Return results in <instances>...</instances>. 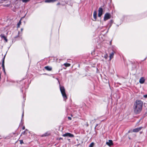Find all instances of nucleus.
I'll use <instances>...</instances> for the list:
<instances>
[{
	"instance_id": "f257e3e1",
	"label": "nucleus",
	"mask_w": 147,
	"mask_h": 147,
	"mask_svg": "<svg viewBox=\"0 0 147 147\" xmlns=\"http://www.w3.org/2000/svg\"><path fill=\"white\" fill-rule=\"evenodd\" d=\"M143 104L142 101L140 100H137L135 102L133 106V109L136 114L140 113L142 110Z\"/></svg>"
},
{
	"instance_id": "f03ea898",
	"label": "nucleus",
	"mask_w": 147,
	"mask_h": 147,
	"mask_svg": "<svg viewBox=\"0 0 147 147\" xmlns=\"http://www.w3.org/2000/svg\"><path fill=\"white\" fill-rule=\"evenodd\" d=\"M60 89L64 100H65L67 99V97L65 92V90L64 87L60 85Z\"/></svg>"
},
{
	"instance_id": "7ed1b4c3",
	"label": "nucleus",
	"mask_w": 147,
	"mask_h": 147,
	"mask_svg": "<svg viewBox=\"0 0 147 147\" xmlns=\"http://www.w3.org/2000/svg\"><path fill=\"white\" fill-rule=\"evenodd\" d=\"M111 17V15L110 13H106L104 16V20L105 21H106V20L110 19Z\"/></svg>"
},
{
	"instance_id": "20e7f679",
	"label": "nucleus",
	"mask_w": 147,
	"mask_h": 147,
	"mask_svg": "<svg viewBox=\"0 0 147 147\" xmlns=\"http://www.w3.org/2000/svg\"><path fill=\"white\" fill-rule=\"evenodd\" d=\"M63 136L64 137H73L74 136V135L69 133H67L63 134Z\"/></svg>"
},
{
	"instance_id": "39448f33",
	"label": "nucleus",
	"mask_w": 147,
	"mask_h": 147,
	"mask_svg": "<svg viewBox=\"0 0 147 147\" xmlns=\"http://www.w3.org/2000/svg\"><path fill=\"white\" fill-rule=\"evenodd\" d=\"M103 9L102 7H99L98 10V16L100 17L102 14Z\"/></svg>"
},
{
	"instance_id": "423d86ee",
	"label": "nucleus",
	"mask_w": 147,
	"mask_h": 147,
	"mask_svg": "<svg viewBox=\"0 0 147 147\" xmlns=\"http://www.w3.org/2000/svg\"><path fill=\"white\" fill-rule=\"evenodd\" d=\"M142 128V127H139L134 129L133 130V131L134 132H137L140 130Z\"/></svg>"
},
{
	"instance_id": "0eeeda50",
	"label": "nucleus",
	"mask_w": 147,
	"mask_h": 147,
	"mask_svg": "<svg viewBox=\"0 0 147 147\" xmlns=\"http://www.w3.org/2000/svg\"><path fill=\"white\" fill-rule=\"evenodd\" d=\"M106 144L109 146H111L113 145V141L111 140H109L108 142H106Z\"/></svg>"
},
{
	"instance_id": "6e6552de",
	"label": "nucleus",
	"mask_w": 147,
	"mask_h": 147,
	"mask_svg": "<svg viewBox=\"0 0 147 147\" xmlns=\"http://www.w3.org/2000/svg\"><path fill=\"white\" fill-rule=\"evenodd\" d=\"M115 53V52L114 51H113L111 53H110L109 55L110 60H111V59L113 57V56Z\"/></svg>"
},
{
	"instance_id": "1a4fd4ad",
	"label": "nucleus",
	"mask_w": 147,
	"mask_h": 147,
	"mask_svg": "<svg viewBox=\"0 0 147 147\" xmlns=\"http://www.w3.org/2000/svg\"><path fill=\"white\" fill-rule=\"evenodd\" d=\"M5 56H4V57H3V60L2 61V67L3 68V69L5 73V66H4V59L5 58Z\"/></svg>"
},
{
	"instance_id": "9d476101",
	"label": "nucleus",
	"mask_w": 147,
	"mask_h": 147,
	"mask_svg": "<svg viewBox=\"0 0 147 147\" xmlns=\"http://www.w3.org/2000/svg\"><path fill=\"white\" fill-rule=\"evenodd\" d=\"M0 37H1L2 39L3 38L5 41L6 42H7V39L4 34H1L0 35Z\"/></svg>"
},
{
	"instance_id": "9b49d317",
	"label": "nucleus",
	"mask_w": 147,
	"mask_h": 147,
	"mask_svg": "<svg viewBox=\"0 0 147 147\" xmlns=\"http://www.w3.org/2000/svg\"><path fill=\"white\" fill-rule=\"evenodd\" d=\"M145 81V79L144 78L142 77L140 78L139 80V82L141 84H143L144 83Z\"/></svg>"
},
{
	"instance_id": "f8f14e48",
	"label": "nucleus",
	"mask_w": 147,
	"mask_h": 147,
	"mask_svg": "<svg viewBox=\"0 0 147 147\" xmlns=\"http://www.w3.org/2000/svg\"><path fill=\"white\" fill-rule=\"evenodd\" d=\"M97 12L95 11L93 13V17L94 19V20L96 21V19Z\"/></svg>"
},
{
	"instance_id": "ddd939ff",
	"label": "nucleus",
	"mask_w": 147,
	"mask_h": 147,
	"mask_svg": "<svg viewBox=\"0 0 147 147\" xmlns=\"http://www.w3.org/2000/svg\"><path fill=\"white\" fill-rule=\"evenodd\" d=\"M45 68L47 70L49 71H51L52 70V68L51 67L49 66H45Z\"/></svg>"
},
{
	"instance_id": "4468645a",
	"label": "nucleus",
	"mask_w": 147,
	"mask_h": 147,
	"mask_svg": "<svg viewBox=\"0 0 147 147\" xmlns=\"http://www.w3.org/2000/svg\"><path fill=\"white\" fill-rule=\"evenodd\" d=\"M50 135V134L48 132H47L45 133L44 134H42L41 136L42 137H44V136H48L49 135Z\"/></svg>"
},
{
	"instance_id": "2eb2a0df",
	"label": "nucleus",
	"mask_w": 147,
	"mask_h": 147,
	"mask_svg": "<svg viewBox=\"0 0 147 147\" xmlns=\"http://www.w3.org/2000/svg\"><path fill=\"white\" fill-rule=\"evenodd\" d=\"M64 65L66 67H69L70 66L71 64L70 63H65L64 64Z\"/></svg>"
},
{
	"instance_id": "dca6fc26",
	"label": "nucleus",
	"mask_w": 147,
	"mask_h": 147,
	"mask_svg": "<svg viewBox=\"0 0 147 147\" xmlns=\"http://www.w3.org/2000/svg\"><path fill=\"white\" fill-rule=\"evenodd\" d=\"M21 24V20H20L19 22H18V23L17 24V27L18 28H19L20 27V26Z\"/></svg>"
},
{
	"instance_id": "f3484780",
	"label": "nucleus",
	"mask_w": 147,
	"mask_h": 147,
	"mask_svg": "<svg viewBox=\"0 0 147 147\" xmlns=\"http://www.w3.org/2000/svg\"><path fill=\"white\" fill-rule=\"evenodd\" d=\"M94 145V142H92L89 145V147H93Z\"/></svg>"
},
{
	"instance_id": "a211bd4d",
	"label": "nucleus",
	"mask_w": 147,
	"mask_h": 147,
	"mask_svg": "<svg viewBox=\"0 0 147 147\" xmlns=\"http://www.w3.org/2000/svg\"><path fill=\"white\" fill-rule=\"evenodd\" d=\"M108 55L107 54H106L104 56V57L106 59H107V57H108Z\"/></svg>"
},
{
	"instance_id": "6ab92c4d",
	"label": "nucleus",
	"mask_w": 147,
	"mask_h": 147,
	"mask_svg": "<svg viewBox=\"0 0 147 147\" xmlns=\"http://www.w3.org/2000/svg\"><path fill=\"white\" fill-rule=\"evenodd\" d=\"M30 0H22V1L23 2H27L29 1Z\"/></svg>"
},
{
	"instance_id": "aec40b11",
	"label": "nucleus",
	"mask_w": 147,
	"mask_h": 147,
	"mask_svg": "<svg viewBox=\"0 0 147 147\" xmlns=\"http://www.w3.org/2000/svg\"><path fill=\"white\" fill-rule=\"evenodd\" d=\"M25 132H26V131H24L23 132L22 134H21V135H24L25 134Z\"/></svg>"
},
{
	"instance_id": "412c9836",
	"label": "nucleus",
	"mask_w": 147,
	"mask_h": 147,
	"mask_svg": "<svg viewBox=\"0 0 147 147\" xmlns=\"http://www.w3.org/2000/svg\"><path fill=\"white\" fill-rule=\"evenodd\" d=\"M20 144H22L23 143V140H20Z\"/></svg>"
},
{
	"instance_id": "4be33fe9",
	"label": "nucleus",
	"mask_w": 147,
	"mask_h": 147,
	"mask_svg": "<svg viewBox=\"0 0 147 147\" xmlns=\"http://www.w3.org/2000/svg\"><path fill=\"white\" fill-rule=\"evenodd\" d=\"M24 112H23L22 115V119L24 117Z\"/></svg>"
},
{
	"instance_id": "5701e85b",
	"label": "nucleus",
	"mask_w": 147,
	"mask_h": 147,
	"mask_svg": "<svg viewBox=\"0 0 147 147\" xmlns=\"http://www.w3.org/2000/svg\"><path fill=\"white\" fill-rule=\"evenodd\" d=\"M144 97L145 98H147V94L145 95H144Z\"/></svg>"
},
{
	"instance_id": "b1692460",
	"label": "nucleus",
	"mask_w": 147,
	"mask_h": 147,
	"mask_svg": "<svg viewBox=\"0 0 147 147\" xmlns=\"http://www.w3.org/2000/svg\"><path fill=\"white\" fill-rule=\"evenodd\" d=\"M68 119L70 120H71V118L69 117H68Z\"/></svg>"
},
{
	"instance_id": "393cba45",
	"label": "nucleus",
	"mask_w": 147,
	"mask_h": 147,
	"mask_svg": "<svg viewBox=\"0 0 147 147\" xmlns=\"http://www.w3.org/2000/svg\"><path fill=\"white\" fill-rule=\"evenodd\" d=\"M22 129H25V127L24 126L23 127H22Z\"/></svg>"
},
{
	"instance_id": "a878e982",
	"label": "nucleus",
	"mask_w": 147,
	"mask_h": 147,
	"mask_svg": "<svg viewBox=\"0 0 147 147\" xmlns=\"http://www.w3.org/2000/svg\"><path fill=\"white\" fill-rule=\"evenodd\" d=\"M60 4V3H58L57 4V5H59Z\"/></svg>"
},
{
	"instance_id": "bb28decb",
	"label": "nucleus",
	"mask_w": 147,
	"mask_h": 147,
	"mask_svg": "<svg viewBox=\"0 0 147 147\" xmlns=\"http://www.w3.org/2000/svg\"><path fill=\"white\" fill-rule=\"evenodd\" d=\"M17 37H18V36H16L14 37V38H17Z\"/></svg>"
},
{
	"instance_id": "cd10ccee",
	"label": "nucleus",
	"mask_w": 147,
	"mask_h": 147,
	"mask_svg": "<svg viewBox=\"0 0 147 147\" xmlns=\"http://www.w3.org/2000/svg\"><path fill=\"white\" fill-rule=\"evenodd\" d=\"M98 125V124H97L96 125V126L95 127H96Z\"/></svg>"
},
{
	"instance_id": "c85d7f7f",
	"label": "nucleus",
	"mask_w": 147,
	"mask_h": 147,
	"mask_svg": "<svg viewBox=\"0 0 147 147\" xmlns=\"http://www.w3.org/2000/svg\"><path fill=\"white\" fill-rule=\"evenodd\" d=\"M110 44H111V42H110Z\"/></svg>"
},
{
	"instance_id": "c756f323",
	"label": "nucleus",
	"mask_w": 147,
	"mask_h": 147,
	"mask_svg": "<svg viewBox=\"0 0 147 147\" xmlns=\"http://www.w3.org/2000/svg\"><path fill=\"white\" fill-rule=\"evenodd\" d=\"M23 29H21V30H22Z\"/></svg>"
}]
</instances>
